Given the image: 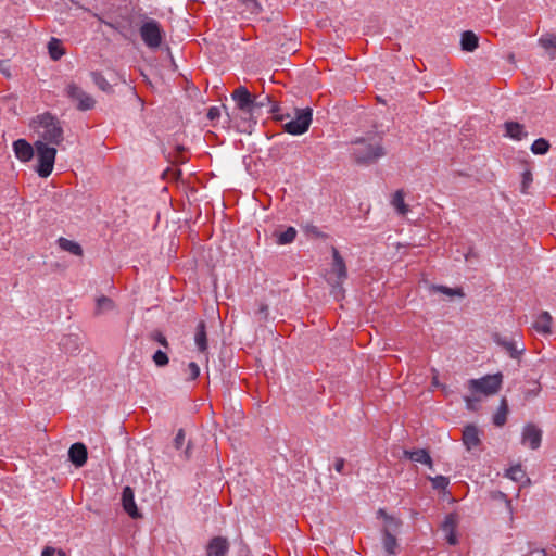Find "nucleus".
Returning <instances> with one entry per match:
<instances>
[{
  "instance_id": "nucleus-53",
  "label": "nucleus",
  "mask_w": 556,
  "mask_h": 556,
  "mask_svg": "<svg viewBox=\"0 0 556 556\" xmlns=\"http://www.w3.org/2000/svg\"><path fill=\"white\" fill-rule=\"evenodd\" d=\"M276 110H277V104H276V103H274V104L271 105V108H270V112H275Z\"/></svg>"
},
{
  "instance_id": "nucleus-27",
  "label": "nucleus",
  "mask_w": 556,
  "mask_h": 556,
  "mask_svg": "<svg viewBox=\"0 0 556 556\" xmlns=\"http://www.w3.org/2000/svg\"><path fill=\"white\" fill-rule=\"evenodd\" d=\"M48 52L53 61L60 60L65 54L61 40L52 37L48 42Z\"/></svg>"
},
{
  "instance_id": "nucleus-41",
  "label": "nucleus",
  "mask_w": 556,
  "mask_h": 556,
  "mask_svg": "<svg viewBox=\"0 0 556 556\" xmlns=\"http://www.w3.org/2000/svg\"><path fill=\"white\" fill-rule=\"evenodd\" d=\"M150 338L157 342L159 344H161L162 346H164L165 349H168L169 348V344H168V341L166 339V337L161 332V331H153L151 334H150Z\"/></svg>"
},
{
  "instance_id": "nucleus-50",
  "label": "nucleus",
  "mask_w": 556,
  "mask_h": 556,
  "mask_svg": "<svg viewBox=\"0 0 556 556\" xmlns=\"http://www.w3.org/2000/svg\"><path fill=\"white\" fill-rule=\"evenodd\" d=\"M258 314L262 315L264 318H267L268 306L266 304H261V306L258 308Z\"/></svg>"
},
{
  "instance_id": "nucleus-8",
  "label": "nucleus",
  "mask_w": 556,
  "mask_h": 556,
  "mask_svg": "<svg viewBox=\"0 0 556 556\" xmlns=\"http://www.w3.org/2000/svg\"><path fill=\"white\" fill-rule=\"evenodd\" d=\"M231 96L241 112L251 116L254 114V97H252L247 87L239 86Z\"/></svg>"
},
{
  "instance_id": "nucleus-9",
  "label": "nucleus",
  "mask_w": 556,
  "mask_h": 556,
  "mask_svg": "<svg viewBox=\"0 0 556 556\" xmlns=\"http://www.w3.org/2000/svg\"><path fill=\"white\" fill-rule=\"evenodd\" d=\"M332 264L331 271L337 276V282L333 286V290H342V283L348 277V269L345 262L337 248H332Z\"/></svg>"
},
{
  "instance_id": "nucleus-30",
  "label": "nucleus",
  "mask_w": 556,
  "mask_h": 556,
  "mask_svg": "<svg viewBox=\"0 0 556 556\" xmlns=\"http://www.w3.org/2000/svg\"><path fill=\"white\" fill-rule=\"evenodd\" d=\"M384 522H386V525L381 530L382 533L389 532L392 534H396V533H399V531L402 527V521L393 516H390V515H386Z\"/></svg>"
},
{
  "instance_id": "nucleus-29",
  "label": "nucleus",
  "mask_w": 556,
  "mask_h": 556,
  "mask_svg": "<svg viewBox=\"0 0 556 556\" xmlns=\"http://www.w3.org/2000/svg\"><path fill=\"white\" fill-rule=\"evenodd\" d=\"M58 243L62 250L70 252L73 255H76V256L83 255V248L80 247V244H78L75 241H72V240H68V239L62 237L58 240Z\"/></svg>"
},
{
  "instance_id": "nucleus-16",
  "label": "nucleus",
  "mask_w": 556,
  "mask_h": 556,
  "mask_svg": "<svg viewBox=\"0 0 556 556\" xmlns=\"http://www.w3.org/2000/svg\"><path fill=\"white\" fill-rule=\"evenodd\" d=\"M505 136L509 137L513 140L520 141L527 138L528 132L525 129V126L518 122H505Z\"/></svg>"
},
{
  "instance_id": "nucleus-45",
  "label": "nucleus",
  "mask_w": 556,
  "mask_h": 556,
  "mask_svg": "<svg viewBox=\"0 0 556 556\" xmlns=\"http://www.w3.org/2000/svg\"><path fill=\"white\" fill-rule=\"evenodd\" d=\"M206 117H207L210 121L218 119V118L220 117V109H219L218 106H211V108L207 110Z\"/></svg>"
},
{
  "instance_id": "nucleus-42",
  "label": "nucleus",
  "mask_w": 556,
  "mask_h": 556,
  "mask_svg": "<svg viewBox=\"0 0 556 556\" xmlns=\"http://www.w3.org/2000/svg\"><path fill=\"white\" fill-rule=\"evenodd\" d=\"M334 470L340 475H346L345 471V459L342 457H337L333 463Z\"/></svg>"
},
{
  "instance_id": "nucleus-32",
  "label": "nucleus",
  "mask_w": 556,
  "mask_h": 556,
  "mask_svg": "<svg viewBox=\"0 0 556 556\" xmlns=\"http://www.w3.org/2000/svg\"><path fill=\"white\" fill-rule=\"evenodd\" d=\"M549 142L544 138H539L531 144V152L536 155H544L549 150Z\"/></svg>"
},
{
  "instance_id": "nucleus-34",
  "label": "nucleus",
  "mask_w": 556,
  "mask_h": 556,
  "mask_svg": "<svg viewBox=\"0 0 556 556\" xmlns=\"http://www.w3.org/2000/svg\"><path fill=\"white\" fill-rule=\"evenodd\" d=\"M429 480L431 481L432 488L438 491H445L450 484V479L441 475L429 477Z\"/></svg>"
},
{
  "instance_id": "nucleus-37",
  "label": "nucleus",
  "mask_w": 556,
  "mask_h": 556,
  "mask_svg": "<svg viewBox=\"0 0 556 556\" xmlns=\"http://www.w3.org/2000/svg\"><path fill=\"white\" fill-rule=\"evenodd\" d=\"M152 359L157 367H164L169 363L167 353L163 352L162 350L155 351L152 355Z\"/></svg>"
},
{
  "instance_id": "nucleus-13",
  "label": "nucleus",
  "mask_w": 556,
  "mask_h": 556,
  "mask_svg": "<svg viewBox=\"0 0 556 556\" xmlns=\"http://www.w3.org/2000/svg\"><path fill=\"white\" fill-rule=\"evenodd\" d=\"M230 549L229 541L224 536L212 538L206 545V556H227Z\"/></svg>"
},
{
  "instance_id": "nucleus-21",
  "label": "nucleus",
  "mask_w": 556,
  "mask_h": 556,
  "mask_svg": "<svg viewBox=\"0 0 556 556\" xmlns=\"http://www.w3.org/2000/svg\"><path fill=\"white\" fill-rule=\"evenodd\" d=\"M194 342L200 352L204 353L207 350V334H206V325H205L204 320H201L197 325Z\"/></svg>"
},
{
  "instance_id": "nucleus-38",
  "label": "nucleus",
  "mask_w": 556,
  "mask_h": 556,
  "mask_svg": "<svg viewBox=\"0 0 556 556\" xmlns=\"http://www.w3.org/2000/svg\"><path fill=\"white\" fill-rule=\"evenodd\" d=\"M187 371H188V377H187L188 381H193L200 376V367L194 362H190L188 364Z\"/></svg>"
},
{
  "instance_id": "nucleus-2",
  "label": "nucleus",
  "mask_w": 556,
  "mask_h": 556,
  "mask_svg": "<svg viewBox=\"0 0 556 556\" xmlns=\"http://www.w3.org/2000/svg\"><path fill=\"white\" fill-rule=\"evenodd\" d=\"M352 156L358 165H370L386 155L381 140L357 138L353 141Z\"/></svg>"
},
{
  "instance_id": "nucleus-40",
  "label": "nucleus",
  "mask_w": 556,
  "mask_h": 556,
  "mask_svg": "<svg viewBox=\"0 0 556 556\" xmlns=\"http://www.w3.org/2000/svg\"><path fill=\"white\" fill-rule=\"evenodd\" d=\"M464 401L466 403L467 409L476 410L478 407V403L480 402V397L478 395H464Z\"/></svg>"
},
{
  "instance_id": "nucleus-47",
  "label": "nucleus",
  "mask_w": 556,
  "mask_h": 556,
  "mask_svg": "<svg viewBox=\"0 0 556 556\" xmlns=\"http://www.w3.org/2000/svg\"><path fill=\"white\" fill-rule=\"evenodd\" d=\"M446 541L450 545H456L458 543L456 532H446Z\"/></svg>"
},
{
  "instance_id": "nucleus-17",
  "label": "nucleus",
  "mask_w": 556,
  "mask_h": 556,
  "mask_svg": "<svg viewBox=\"0 0 556 556\" xmlns=\"http://www.w3.org/2000/svg\"><path fill=\"white\" fill-rule=\"evenodd\" d=\"M404 456L412 462L420 463L428 466L430 469L433 468V462L429 454V452L425 448L414 450V451H404Z\"/></svg>"
},
{
  "instance_id": "nucleus-12",
  "label": "nucleus",
  "mask_w": 556,
  "mask_h": 556,
  "mask_svg": "<svg viewBox=\"0 0 556 556\" xmlns=\"http://www.w3.org/2000/svg\"><path fill=\"white\" fill-rule=\"evenodd\" d=\"M122 506L132 519L142 517L135 501V492L129 485L124 486L122 490Z\"/></svg>"
},
{
  "instance_id": "nucleus-46",
  "label": "nucleus",
  "mask_w": 556,
  "mask_h": 556,
  "mask_svg": "<svg viewBox=\"0 0 556 556\" xmlns=\"http://www.w3.org/2000/svg\"><path fill=\"white\" fill-rule=\"evenodd\" d=\"M267 102H270V97L269 96H264L262 97L261 99H257L254 97V112H256L258 109L263 108L264 105H266Z\"/></svg>"
},
{
  "instance_id": "nucleus-18",
  "label": "nucleus",
  "mask_w": 556,
  "mask_h": 556,
  "mask_svg": "<svg viewBox=\"0 0 556 556\" xmlns=\"http://www.w3.org/2000/svg\"><path fill=\"white\" fill-rule=\"evenodd\" d=\"M463 442L468 451L480 444L479 431L476 426H467L463 431Z\"/></svg>"
},
{
  "instance_id": "nucleus-15",
  "label": "nucleus",
  "mask_w": 556,
  "mask_h": 556,
  "mask_svg": "<svg viewBox=\"0 0 556 556\" xmlns=\"http://www.w3.org/2000/svg\"><path fill=\"white\" fill-rule=\"evenodd\" d=\"M68 459L75 467H83L88 459V451L86 445L80 442L72 444L68 450Z\"/></svg>"
},
{
  "instance_id": "nucleus-5",
  "label": "nucleus",
  "mask_w": 556,
  "mask_h": 556,
  "mask_svg": "<svg viewBox=\"0 0 556 556\" xmlns=\"http://www.w3.org/2000/svg\"><path fill=\"white\" fill-rule=\"evenodd\" d=\"M313 118V110L311 108L295 109L294 117L283 125V130L293 136L305 134Z\"/></svg>"
},
{
  "instance_id": "nucleus-19",
  "label": "nucleus",
  "mask_w": 556,
  "mask_h": 556,
  "mask_svg": "<svg viewBox=\"0 0 556 556\" xmlns=\"http://www.w3.org/2000/svg\"><path fill=\"white\" fill-rule=\"evenodd\" d=\"M552 316L548 312H542L534 320L533 328L543 334L551 333Z\"/></svg>"
},
{
  "instance_id": "nucleus-3",
  "label": "nucleus",
  "mask_w": 556,
  "mask_h": 556,
  "mask_svg": "<svg viewBox=\"0 0 556 556\" xmlns=\"http://www.w3.org/2000/svg\"><path fill=\"white\" fill-rule=\"evenodd\" d=\"M35 155L37 159L36 172L38 176L41 178L49 177L54 167L56 149L42 140H37L35 142Z\"/></svg>"
},
{
  "instance_id": "nucleus-20",
  "label": "nucleus",
  "mask_w": 556,
  "mask_h": 556,
  "mask_svg": "<svg viewBox=\"0 0 556 556\" xmlns=\"http://www.w3.org/2000/svg\"><path fill=\"white\" fill-rule=\"evenodd\" d=\"M478 43H479V38L473 31L466 30L462 34V37H460L462 50H464L466 52H472L478 48Z\"/></svg>"
},
{
  "instance_id": "nucleus-24",
  "label": "nucleus",
  "mask_w": 556,
  "mask_h": 556,
  "mask_svg": "<svg viewBox=\"0 0 556 556\" xmlns=\"http://www.w3.org/2000/svg\"><path fill=\"white\" fill-rule=\"evenodd\" d=\"M115 308V303L112 299L101 295L96 300L94 315L99 316Z\"/></svg>"
},
{
  "instance_id": "nucleus-49",
  "label": "nucleus",
  "mask_w": 556,
  "mask_h": 556,
  "mask_svg": "<svg viewBox=\"0 0 556 556\" xmlns=\"http://www.w3.org/2000/svg\"><path fill=\"white\" fill-rule=\"evenodd\" d=\"M55 548L47 546L42 549L41 556H54L55 555Z\"/></svg>"
},
{
  "instance_id": "nucleus-52",
  "label": "nucleus",
  "mask_w": 556,
  "mask_h": 556,
  "mask_svg": "<svg viewBox=\"0 0 556 556\" xmlns=\"http://www.w3.org/2000/svg\"><path fill=\"white\" fill-rule=\"evenodd\" d=\"M536 552L540 554V556H546V553H545L544 549H540V551H536Z\"/></svg>"
},
{
  "instance_id": "nucleus-48",
  "label": "nucleus",
  "mask_w": 556,
  "mask_h": 556,
  "mask_svg": "<svg viewBox=\"0 0 556 556\" xmlns=\"http://www.w3.org/2000/svg\"><path fill=\"white\" fill-rule=\"evenodd\" d=\"M191 455H192V444L191 442L189 441L185 451H184V456H185V459H190L191 458Z\"/></svg>"
},
{
  "instance_id": "nucleus-36",
  "label": "nucleus",
  "mask_w": 556,
  "mask_h": 556,
  "mask_svg": "<svg viewBox=\"0 0 556 556\" xmlns=\"http://www.w3.org/2000/svg\"><path fill=\"white\" fill-rule=\"evenodd\" d=\"M93 81L94 84L103 91L108 92L112 90V86L109 84V81L105 79V77L98 72L92 73Z\"/></svg>"
},
{
  "instance_id": "nucleus-4",
  "label": "nucleus",
  "mask_w": 556,
  "mask_h": 556,
  "mask_svg": "<svg viewBox=\"0 0 556 556\" xmlns=\"http://www.w3.org/2000/svg\"><path fill=\"white\" fill-rule=\"evenodd\" d=\"M503 383V375L501 372L494 375H485L479 379H470L467 388L473 395L482 394L490 396L498 392Z\"/></svg>"
},
{
  "instance_id": "nucleus-6",
  "label": "nucleus",
  "mask_w": 556,
  "mask_h": 556,
  "mask_svg": "<svg viewBox=\"0 0 556 556\" xmlns=\"http://www.w3.org/2000/svg\"><path fill=\"white\" fill-rule=\"evenodd\" d=\"M140 36L144 45L150 49H156L161 46L163 40V30L156 20L148 18L141 25Z\"/></svg>"
},
{
  "instance_id": "nucleus-33",
  "label": "nucleus",
  "mask_w": 556,
  "mask_h": 556,
  "mask_svg": "<svg viewBox=\"0 0 556 556\" xmlns=\"http://www.w3.org/2000/svg\"><path fill=\"white\" fill-rule=\"evenodd\" d=\"M393 206L397 210L400 214H405L408 212V207L404 202V194L401 190H397L392 199Z\"/></svg>"
},
{
  "instance_id": "nucleus-26",
  "label": "nucleus",
  "mask_w": 556,
  "mask_h": 556,
  "mask_svg": "<svg viewBox=\"0 0 556 556\" xmlns=\"http://www.w3.org/2000/svg\"><path fill=\"white\" fill-rule=\"evenodd\" d=\"M508 414V403L505 397L501 400V404L496 410V413L493 416V424L496 427H503L506 424Z\"/></svg>"
},
{
  "instance_id": "nucleus-11",
  "label": "nucleus",
  "mask_w": 556,
  "mask_h": 556,
  "mask_svg": "<svg viewBox=\"0 0 556 556\" xmlns=\"http://www.w3.org/2000/svg\"><path fill=\"white\" fill-rule=\"evenodd\" d=\"M494 342L502 346L511 358H519L526 350L523 343H518L514 338L503 337L498 333L493 336Z\"/></svg>"
},
{
  "instance_id": "nucleus-43",
  "label": "nucleus",
  "mask_w": 556,
  "mask_h": 556,
  "mask_svg": "<svg viewBox=\"0 0 556 556\" xmlns=\"http://www.w3.org/2000/svg\"><path fill=\"white\" fill-rule=\"evenodd\" d=\"M185 431L184 429H179L174 439V446L176 450H180L185 443Z\"/></svg>"
},
{
  "instance_id": "nucleus-44",
  "label": "nucleus",
  "mask_w": 556,
  "mask_h": 556,
  "mask_svg": "<svg viewBox=\"0 0 556 556\" xmlns=\"http://www.w3.org/2000/svg\"><path fill=\"white\" fill-rule=\"evenodd\" d=\"M533 178H532V174L530 170H526L522 173V192H526L527 188L529 187V185L532 182Z\"/></svg>"
},
{
  "instance_id": "nucleus-25",
  "label": "nucleus",
  "mask_w": 556,
  "mask_h": 556,
  "mask_svg": "<svg viewBox=\"0 0 556 556\" xmlns=\"http://www.w3.org/2000/svg\"><path fill=\"white\" fill-rule=\"evenodd\" d=\"M396 534L382 533V546L388 556L395 555L397 553V540Z\"/></svg>"
},
{
  "instance_id": "nucleus-54",
  "label": "nucleus",
  "mask_w": 556,
  "mask_h": 556,
  "mask_svg": "<svg viewBox=\"0 0 556 556\" xmlns=\"http://www.w3.org/2000/svg\"><path fill=\"white\" fill-rule=\"evenodd\" d=\"M58 554H59L60 556H65V552H64V551H62V549H59V551H58Z\"/></svg>"
},
{
  "instance_id": "nucleus-23",
  "label": "nucleus",
  "mask_w": 556,
  "mask_h": 556,
  "mask_svg": "<svg viewBox=\"0 0 556 556\" xmlns=\"http://www.w3.org/2000/svg\"><path fill=\"white\" fill-rule=\"evenodd\" d=\"M430 290L433 292L442 293V294L451 296V298L452 296H458L460 299L465 298V292H464L463 288H460V287L450 288V287L443 286V285H432L430 287Z\"/></svg>"
},
{
  "instance_id": "nucleus-35",
  "label": "nucleus",
  "mask_w": 556,
  "mask_h": 556,
  "mask_svg": "<svg viewBox=\"0 0 556 556\" xmlns=\"http://www.w3.org/2000/svg\"><path fill=\"white\" fill-rule=\"evenodd\" d=\"M457 527V516L455 514H448L445 516L442 523V530L446 532H454Z\"/></svg>"
},
{
  "instance_id": "nucleus-1",
  "label": "nucleus",
  "mask_w": 556,
  "mask_h": 556,
  "mask_svg": "<svg viewBox=\"0 0 556 556\" xmlns=\"http://www.w3.org/2000/svg\"><path fill=\"white\" fill-rule=\"evenodd\" d=\"M30 126L38 135V140H42L48 144L59 146L64 140L62 123L50 112H45L34 117Z\"/></svg>"
},
{
  "instance_id": "nucleus-22",
  "label": "nucleus",
  "mask_w": 556,
  "mask_h": 556,
  "mask_svg": "<svg viewBox=\"0 0 556 556\" xmlns=\"http://www.w3.org/2000/svg\"><path fill=\"white\" fill-rule=\"evenodd\" d=\"M505 477L519 483H522L523 481L527 483L530 482V479L527 477L526 471L522 469V466L520 464L514 465L510 468H508L505 472Z\"/></svg>"
},
{
  "instance_id": "nucleus-39",
  "label": "nucleus",
  "mask_w": 556,
  "mask_h": 556,
  "mask_svg": "<svg viewBox=\"0 0 556 556\" xmlns=\"http://www.w3.org/2000/svg\"><path fill=\"white\" fill-rule=\"evenodd\" d=\"M244 5L245 9L249 10L251 13L258 14L262 11V5L257 0H240Z\"/></svg>"
},
{
  "instance_id": "nucleus-31",
  "label": "nucleus",
  "mask_w": 556,
  "mask_h": 556,
  "mask_svg": "<svg viewBox=\"0 0 556 556\" xmlns=\"http://www.w3.org/2000/svg\"><path fill=\"white\" fill-rule=\"evenodd\" d=\"M539 42L545 50L551 52V58L554 59L556 54V36L552 34L543 35Z\"/></svg>"
},
{
  "instance_id": "nucleus-28",
  "label": "nucleus",
  "mask_w": 556,
  "mask_h": 556,
  "mask_svg": "<svg viewBox=\"0 0 556 556\" xmlns=\"http://www.w3.org/2000/svg\"><path fill=\"white\" fill-rule=\"evenodd\" d=\"M298 231L294 227L289 226L286 230L280 232H275L277 237L276 242L279 245H286L292 243L296 238Z\"/></svg>"
},
{
  "instance_id": "nucleus-7",
  "label": "nucleus",
  "mask_w": 556,
  "mask_h": 556,
  "mask_svg": "<svg viewBox=\"0 0 556 556\" xmlns=\"http://www.w3.org/2000/svg\"><path fill=\"white\" fill-rule=\"evenodd\" d=\"M65 96L73 102H76V108L79 111H89L96 104L94 99L75 83H70L66 86Z\"/></svg>"
},
{
  "instance_id": "nucleus-51",
  "label": "nucleus",
  "mask_w": 556,
  "mask_h": 556,
  "mask_svg": "<svg viewBox=\"0 0 556 556\" xmlns=\"http://www.w3.org/2000/svg\"><path fill=\"white\" fill-rule=\"evenodd\" d=\"M379 516L383 517V519L386 520V515H388L383 509H379L378 511Z\"/></svg>"
},
{
  "instance_id": "nucleus-14",
  "label": "nucleus",
  "mask_w": 556,
  "mask_h": 556,
  "mask_svg": "<svg viewBox=\"0 0 556 556\" xmlns=\"http://www.w3.org/2000/svg\"><path fill=\"white\" fill-rule=\"evenodd\" d=\"M13 150L16 159L23 163L29 162L35 156V144L31 146L26 139L15 140Z\"/></svg>"
},
{
  "instance_id": "nucleus-10",
  "label": "nucleus",
  "mask_w": 556,
  "mask_h": 556,
  "mask_svg": "<svg viewBox=\"0 0 556 556\" xmlns=\"http://www.w3.org/2000/svg\"><path fill=\"white\" fill-rule=\"evenodd\" d=\"M542 430L534 424H527L521 433V443L531 450H538L542 442Z\"/></svg>"
}]
</instances>
